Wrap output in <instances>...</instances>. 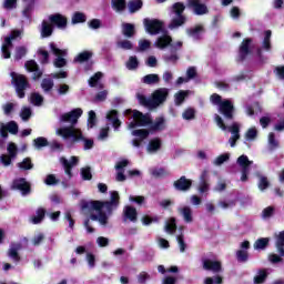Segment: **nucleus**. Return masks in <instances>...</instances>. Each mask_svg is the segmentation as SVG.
Returning a JSON list of instances; mask_svg holds the SVG:
<instances>
[{
    "label": "nucleus",
    "instance_id": "1",
    "mask_svg": "<svg viewBox=\"0 0 284 284\" xmlns=\"http://www.w3.org/2000/svg\"><path fill=\"white\" fill-rule=\"evenodd\" d=\"M121 205V196L119 195V191L110 192V201H82L81 210L82 212H98L99 214V223L101 225H108V216H112L114 214V210L119 209Z\"/></svg>",
    "mask_w": 284,
    "mask_h": 284
},
{
    "label": "nucleus",
    "instance_id": "2",
    "mask_svg": "<svg viewBox=\"0 0 284 284\" xmlns=\"http://www.w3.org/2000/svg\"><path fill=\"white\" fill-rule=\"evenodd\" d=\"M57 134L62 136V139H72L73 143L78 141H84V150H92L94 148V140L85 139L83 133L74 126H63L57 130Z\"/></svg>",
    "mask_w": 284,
    "mask_h": 284
},
{
    "label": "nucleus",
    "instance_id": "3",
    "mask_svg": "<svg viewBox=\"0 0 284 284\" xmlns=\"http://www.w3.org/2000/svg\"><path fill=\"white\" fill-rule=\"evenodd\" d=\"M10 77L11 85H13L18 98L26 99V91L28 90V88H30V81H28V77L19 74L14 71L10 73Z\"/></svg>",
    "mask_w": 284,
    "mask_h": 284
},
{
    "label": "nucleus",
    "instance_id": "4",
    "mask_svg": "<svg viewBox=\"0 0 284 284\" xmlns=\"http://www.w3.org/2000/svg\"><path fill=\"white\" fill-rule=\"evenodd\" d=\"M172 12L176 18H173L169 24L170 30L185 26V21H187V18L183 14L185 12V4L183 2H175L172 6Z\"/></svg>",
    "mask_w": 284,
    "mask_h": 284
},
{
    "label": "nucleus",
    "instance_id": "5",
    "mask_svg": "<svg viewBox=\"0 0 284 284\" xmlns=\"http://www.w3.org/2000/svg\"><path fill=\"white\" fill-rule=\"evenodd\" d=\"M11 190H17L22 196L32 194V184L26 178H18L12 181Z\"/></svg>",
    "mask_w": 284,
    "mask_h": 284
},
{
    "label": "nucleus",
    "instance_id": "6",
    "mask_svg": "<svg viewBox=\"0 0 284 284\" xmlns=\"http://www.w3.org/2000/svg\"><path fill=\"white\" fill-rule=\"evenodd\" d=\"M143 23H144L145 31L151 36L161 34V32H163L164 24H163V21L159 19L145 18L143 20Z\"/></svg>",
    "mask_w": 284,
    "mask_h": 284
},
{
    "label": "nucleus",
    "instance_id": "7",
    "mask_svg": "<svg viewBox=\"0 0 284 284\" xmlns=\"http://www.w3.org/2000/svg\"><path fill=\"white\" fill-rule=\"evenodd\" d=\"M82 115L83 109L77 108L68 113L62 114L60 121H62V123H71V128H74L73 125L79 123V119H81Z\"/></svg>",
    "mask_w": 284,
    "mask_h": 284
},
{
    "label": "nucleus",
    "instance_id": "8",
    "mask_svg": "<svg viewBox=\"0 0 284 284\" xmlns=\"http://www.w3.org/2000/svg\"><path fill=\"white\" fill-rule=\"evenodd\" d=\"M202 267L205 272H213V274H221L223 272V264L221 261L202 257Z\"/></svg>",
    "mask_w": 284,
    "mask_h": 284
},
{
    "label": "nucleus",
    "instance_id": "9",
    "mask_svg": "<svg viewBox=\"0 0 284 284\" xmlns=\"http://www.w3.org/2000/svg\"><path fill=\"white\" fill-rule=\"evenodd\" d=\"M186 6L189 10H192L197 17H203V14L210 12L207 4L201 2V0H186Z\"/></svg>",
    "mask_w": 284,
    "mask_h": 284
},
{
    "label": "nucleus",
    "instance_id": "10",
    "mask_svg": "<svg viewBox=\"0 0 284 284\" xmlns=\"http://www.w3.org/2000/svg\"><path fill=\"white\" fill-rule=\"evenodd\" d=\"M50 48L52 53L58 57L54 61H53V65L55 68H65L68 65V60H65L63 57H65L68 54V52L57 48V44H54V42L50 43Z\"/></svg>",
    "mask_w": 284,
    "mask_h": 284
},
{
    "label": "nucleus",
    "instance_id": "11",
    "mask_svg": "<svg viewBox=\"0 0 284 284\" xmlns=\"http://www.w3.org/2000/svg\"><path fill=\"white\" fill-rule=\"evenodd\" d=\"M219 112L226 121H234L235 109L231 100H223V103L219 106Z\"/></svg>",
    "mask_w": 284,
    "mask_h": 284
},
{
    "label": "nucleus",
    "instance_id": "12",
    "mask_svg": "<svg viewBox=\"0 0 284 284\" xmlns=\"http://www.w3.org/2000/svg\"><path fill=\"white\" fill-rule=\"evenodd\" d=\"M215 123L220 130H223V132L229 130L233 136H241V126H239V123L234 122L231 126L227 128L225 125V121H223V118H221L219 114H215Z\"/></svg>",
    "mask_w": 284,
    "mask_h": 284
},
{
    "label": "nucleus",
    "instance_id": "13",
    "mask_svg": "<svg viewBox=\"0 0 284 284\" xmlns=\"http://www.w3.org/2000/svg\"><path fill=\"white\" fill-rule=\"evenodd\" d=\"M236 163L242 169L241 181L242 183H245L248 179L250 165H252V161H250V158H247V155L243 154L237 158Z\"/></svg>",
    "mask_w": 284,
    "mask_h": 284
},
{
    "label": "nucleus",
    "instance_id": "14",
    "mask_svg": "<svg viewBox=\"0 0 284 284\" xmlns=\"http://www.w3.org/2000/svg\"><path fill=\"white\" fill-rule=\"evenodd\" d=\"M170 97V90L168 88H160L152 93L153 108H159L162 103L168 101Z\"/></svg>",
    "mask_w": 284,
    "mask_h": 284
},
{
    "label": "nucleus",
    "instance_id": "15",
    "mask_svg": "<svg viewBox=\"0 0 284 284\" xmlns=\"http://www.w3.org/2000/svg\"><path fill=\"white\" fill-rule=\"evenodd\" d=\"M132 136H138L132 140L133 148H140L141 144L150 136V131L148 129H136L131 132Z\"/></svg>",
    "mask_w": 284,
    "mask_h": 284
},
{
    "label": "nucleus",
    "instance_id": "16",
    "mask_svg": "<svg viewBox=\"0 0 284 284\" xmlns=\"http://www.w3.org/2000/svg\"><path fill=\"white\" fill-rule=\"evenodd\" d=\"M24 68L27 72H33L32 80L39 81L41 77H43V71L39 68V64L34 60H29L24 63Z\"/></svg>",
    "mask_w": 284,
    "mask_h": 284
},
{
    "label": "nucleus",
    "instance_id": "17",
    "mask_svg": "<svg viewBox=\"0 0 284 284\" xmlns=\"http://www.w3.org/2000/svg\"><path fill=\"white\" fill-rule=\"evenodd\" d=\"M250 45H252V39L245 38L239 49V61L243 62L247 59L248 54H252V49H250Z\"/></svg>",
    "mask_w": 284,
    "mask_h": 284
},
{
    "label": "nucleus",
    "instance_id": "18",
    "mask_svg": "<svg viewBox=\"0 0 284 284\" xmlns=\"http://www.w3.org/2000/svg\"><path fill=\"white\" fill-rule=\"evenodd\" d=\"M173 187L178 192H187L192 190V180L187 179L185 175H182L180 179L173 182Z\"/></svg>",
    "mask_w": 284,
    "mask_h": 284
},
{
    "label": "nucleus",
    "instance_id": "19",
    "mask_svg": "<svg viewBox=\"0 0 284 284\" xmlns=\"http://www.w3.org/2000/svg\"><path fill=\"white\" fill-rule=\"evenodd\" d=\"M49 21L53 27L59 28V30H65L68 28V18L61 13H54L49 16Z\"/></svg>",
    "mask_w": 284,
    "mask_h": 284
},
{
    "label": "nucleus",
    "instance_id": "20",
    "mask_svg": "<svg viewBox=\"0 0 284 284\" xmlns=\"http://www.w3.org/2000/svg\"><path fill=\"white\" fill-rule=\"evenodd\" d=\"M210 190V171L204 170L200 175L199 192L205 194Z\"/></svg>",
    "mask_w": 284,
    "mask_h": 284
},
{
    "label": "nucleus",
    "instance_id": "21",
    "mask_svg": "<svg viewBox=\"0 0 284 284\" xmlns=\"http://www.w3.org/2000/svg\"><path fill=\"white\" fill-rule=\"evenodd\" d=\"M61 163L64 168L65 174L69 176V179H72V169L74 165L79 164V158L77 156H71V160L68 161L65 158H61Z\"/></svg>",
    "mask_w": 284,
    "mask_h": 284
},
{
    "label": "nucleus",
    "instance_id": "22",
    "mask_svg": "<svg viewBox=\"0 0 284 284\" xmlns=\"http://www.w3.org/2000/svg\"><path fill=\"white\" fill-rule=\"evenodd\" d=\"M133 119L138 122L139 128H145L152 123V118L150 114H143L141 111L133 112Z\"/></svg>",
    "mask_w": 284,
    "mask_h": 284
},
{
    "label": "nucleus",
    "instance_id": "23",
    "mask_svg": "<svg viewBox=\"0 0 284 284\" xmlns=\"http://www.w3.org/2000/svg\"><path fill=\"white\" fill-rule=\"evenodd\" d=\"M163 130H165V118L159 116L155 119V121L151 120V123L149 124V133L163 132Z\"/></svg>",
    "mask_w": 284,
    "mask_h": 284
},
{
    "label": "nucleus",
    "instance_id": "24",
    "mask_svg": "<svg viewBox=\"0 0 284 284\" xmlns=\"http://www.w3.org/2000/svg\"><path fill=\"white\" fill-rule=\"evenodd\" d=\"M161 148H163V140H161V138H153L149 141L146 151L150 154H156V152H159Z\"/></svg>",
    "mask_w": 284,
    "mask_h": 284
},
{
    "label": "nucleus",
    "instance_id": "25",
    "mask_svg": "<svg viewBox=\"0 0 284 284\" xmlns=\"http://www.w3.org/2000/svg\"><path fill=\"white\" fill-rule=\"evenodd\" d=\"M203 32H205V28L201 24L186 29L187 37H191L194 41H201V34H203Z\"/></svg>",
    "mask_w": 284,
    "mask_h": 284
},
{
    "label": "nucleus",
    "instance_id": "26",
    "mask_svg": "<svg viewBox=\"0 0 284 284\" xmlns=\"http://www.w3.org/2000/svg\"><path fill=\"white\" fill-rule=\"evenodd\" d=\"M108 122L112 124L114 130H119L121 128V120H119V111L111 110L106 114Z\"/></svg>",
    "mask_w": 284,
    "mask_h": 284
},
{
    "label": "nucleus",
    "instance_id": "27",
    "mask_svg": "<svg viewBox=\"0 0 284 284\" xmlns=\"http://www.w3.org/2000/svg\"><path fill=\"white\" fill-rule=\"evenodd\" d=\"M139 219V213L134 206L124 207V221H131V223H136Z\"/></svg>",
    "mask_w": 284,
    "mask_h": 284
},
{
    "label": "nucleus",
    "instance_id": "28",
    "mask_svg": "<svg viewBox=\"0 0 284 284\" xmlns=\"http://www.w3.org/2000/svg\"><path fill=\"white\" fill-rule=\"evenodd\" d=\"M23 245L21 243H12L11 247L8 251V256L19 263L21 261V256L19 255V250H21Z\"/></svg>",
    "mask_w": 284,
    "mask_h": 284
},
{
    "label": "nucleus",
    "instance_id": "29",
    "mask_svg": "<svg viewBox=\"0 0 284 284\" xmlns=\"http://www.w3.org/2000/svg\"><path fill=\"white\" fill-rule=\"evenodd\" d=\"M169 45H172V37L168 34L159 37L155 41V48H159L160 50H165Z\"/></svg>",
    "mask_w": 284,
    "mask_h": 284
},
{
    "label": "nucleus",
    "instance_id": "30",
    "mask_svg": "<svg viewBox=\"0 0 284 284\" xmlns=\"http://www.w3.org/2000/svg\"><path fill=\"white\" fill-rule=\"evenodd\" d=\"M122 34L126 39H132V37L136 34V28L134 27L133 23L124 22L122 23Z\"/></svg>",
    "mask_w": 284,
    "mask_h": 284
},
{
    "label": "nucleus",
    "instance_id": "31",
    "mask_svg": "<svg viewBox=\"0 0 284 284\" xmlns=\"http://www.w3.org/2000/svg\"><path fill=\"white\" fill-rule=\"evenodd\" d=\"M52 32H54V27L52 22H48L45 20L42 21V28H41V37L42 39H48L49 37H52Z\"/></svg>",
    "mask_w": 284,
    "mask_h": 284
},
{
    "label": "nucleus",
    "instance_id": "32",
    "mask_svg": "<svg viewBox=\"0 0 284 284\" xmlns=\"http://www.w3.org/2000/svg\"><path fill=\"white\" fill-rule=\"evenodd\" d=\"M275 247L277 254H281L284 256V231H281L276 236H275Z\"/></svg>",
    "mask_w": 284,
    "mask_h": 284
},
{
    "label": "nucleus",
    "instance_id": "33",
    "mask_svg": "<svg viewBox=\"0 0 284 284\" xmlns=\"http://www.w3.org/2000/svg\"><path fill=\"white\" fill-rule=\"evenodd\" d=\"M83 212H84V214H90V217L84 220V227H85V230L89 234H94V227H92L90 225V220L91 221H99V214H94L92 212L90 213L88 211H83Z\"/></svg>",
    "mask_w": 284,
    "mask_h": 284
},
{
    "label": "nucleus",
    "instance_id": "34",
    "mask_svg": "<svg viewBox=\"0 0 284 284\" xmlns=\"http://www.w3.org/2000/svg\"><path fill=\"white\" fill-rule=\"evenodd\" d=\"M93 54L92 51H82L73 59V63H87L92 59Z\"/></svg>",
    "mask_w": 284,
    "mask_h": 284
},
{
    "label": "nucleus",
    "instance_id": "35",
    "mask_svg": "<svg viewBox=\"0 0 284 284\" xmlns=\"http://www.w3.org/2000/svg\"><path fill=\"white\" fill-rule=\"evenodd\" d=\"M179 214H181L185 223H192L194 221V217L192 216V209L190 206L179 209Z\"/></svg>",
    "mask_w": 284,
    "mask_h": 284
},
{
    "label": "nucleus",
    "instance_id": "36",
    "mask_svg": "<svg viewBox=\"0 0 284 284\" xmlns=\"http://www.w3.org/2000/svg\"><path fill=\"white\" fill-rule=\"evenodd\" d=\"M43 219H45V209L39 207L36 211V215L31 217V222L33 223V225H39V223L43 222Z\"/></svg>",
    "mask_w": 284,
    "mask_h": 284
},
{
    "label": "nucleus",
    "instance_id": "37",
    "mask_svg": "<svg viewBox=\"0 0 284 284\" xmlns=\"http://www.w3.org/2000/svg\"><path fill=\"white\" fill-rule=\"evenodd\" d=\"M278 148H281V143L276 140V134L274 132L268 133L270 152H274V150H278Z\"/></svg>",
    "mask_w": 284,
    "mask_h": 284
},
{
    "label": "nucleus",
    "instance_id": "38",
    "mask_svg": "<svg viewBox=\"0 0 284 284\" xmlns=\"http://www.w3.org/2000/svg\"><path fill=\"white\" fill-rule=\"evenodd\" d=\"M164 230H165L166 234H174L176 232V230H178L176 217H170L165 222Z\"/></svg>",
    "mask_w": 284,
    "mask_h": 284
},
{
    "label": "nucleus",
    "instance_id": "39",
    "mask_svg": "<svg viewBox=\"0 0 284 284\" xmlns=\"http://www.w3.org/2000/svg\"><path fill=\"white\" fill-rule=\"evenodd\" d=\"M142 81L145 83V85H154L161 81V78H159V74L156 73H151L144 75Z\"/></svg>",
    "mask_w": 284,
    "mask_h": 284
},
{
    "label": "nucleus",
    "instance_id": "40",
    "mask_svg": "<svg viewBox=\"0 0 284 284\" xmlns=\"http://www.w3.org/2000/svg\"><path fill=\"white\" fill-rule=\"evenodd\" d=\"M129 12L134 14V12H139L141 8H143V0H130L129 3Z\"/></svg>",
    "mask_w": 284,
    "mask_h": 284
},
{
    "label": "nucleus",
    "instance_id": "41",
    "mask_svg": "<svg viewBox=\"0 0 284 284\" xmlns=\"http://www.w3.org/2000/svg\"><path fill=\"white\" fill-rule=\"evenodd\" d=\"M88 21V17L83 12H74L71 19V23L73 26H77L78 23H85Z\"/></svg>",
    "mask_w": 284,
    "mask_h": 284
},
{
    "label": "nucleus",
    "instance_id": "42",
    "mask_svg": "<svg viewBox=\"0 0 284 284\" xmlns=\"http://www.w3.org/2000/svg\"><path fill=\"white\" fill-rule=\"evenodd\" d=\"M111 7L115 12H123L128 8V2L125 0H111Z\"/></svg>",
    "mask_w": 284,
    "mask_h": 284
},
{
    "label": "nucleus",
    "instance_id": "43",
    "mask_svg": "<svg viewBox=\"0 0 284 284\" xmlns=\"http://www.w3.org/2000/svg\"><path fill=\"white\" fill-rule=\"evenodd\" d=\"M26 54H28V48H26L24 45L17 47L13 59L14 61H21V59H23Z\"/></svg>",
    "mask_w": 284,
    "mask_h": 284
},
{
    "label": "nucleus",
    "instance_id": "44",
    "mask_svg": "<svg viewBox=\"0 0 284 284\" xmlns=\"http://www.w3.org/2000/svg\"><path fill=\"white\" fill-rule=\"evenodd\" d=\"M267 281V271L265 268H261L257 272V275L254 276V283L255 284H263Z\"/></svg>",
    "mask_w": 284,
    "mask_h": 284
},
{
    "label": "nucleus",
    "instance_id": "45",
    "mask_svg": "<svg viewBox=\"0 0 284 284\" xmlns=\"http://www.w3.org/2000/svg\"><path fill=\"white\" fill-rule=\"evenodd\" d=\"M138 100H139L140 105H143L144 108H154L152 98H148L143 94H138Z\"/></svg>",
    "mask_w": 284,
    "mask_h": 284
},
{
    "label": "nucleus",
    "instance_id": "46",
    "mask_svg": "<svg viewBox=\"0 0 284 284\" xmlns=\"http://www.w3.org/2000/svg\"><path fill=\"white\" fill-rule=\"evenodd\" d=\"M255 112H262L261 103L258 102H253V104L246 106V114L248 116H254Z\"/></svg>",
    "mask_w": 284,
    "mask_h": 284
},
{
    "label": "nucleus",
    "instance_id": "47",
    "mask_svg": "<svg viewBox=\"0 0 284 284\" xmlns=\"http://www.w3.org/2000/svg\"><path fill=\"white\" fill-rule=\"evenodd\" d=\"M235 256L239 263H247L250 261V253L245 250L236 251Z\"/></svg>",
    "mask_w": 284,
    "mask_h": 284
},
{
    "label": "nucleus",
    "instance_id": "48",
    "mask_svg": "<svg viewBox=\"0 0 284 284\" xmlns=\"http://www.w3.org/2000/svg\"><path fill=\"white\" fill-rule=\"evenodd\" d=\"M270 39H272V31L266 30L265 37L263 40V48H264V50H266V52H270L272 50V42L270 41Z\"/></svg>",
    "mask_w": 284,
    "mask_h": 284
},
{
    "label": "nucleus",
    "instance_id": "49",
    "mask_svg": "<svg viewBox=\"0 0 284 284\" xmlns=\"http://www.w3.org/2000/svg\"><path fill=\"white\" fill-rule=\"evenodd\" d=\"M270 245V239L268 237H262L255 241L254 248L255 250H265Z\"/></svg>",
    "mask_w": 284,
    "mask_h": 284
},
{
    "label": "nucleus",
    "instance_id": "50",
    "mask_svg": "<svg viewBox=\"0 0 284 284\" xmlns=\"http://www.w3.org/2000/svg\"><path fill=\"white\" fill-rule=\"evenodd\" d=\"M18 168H20V170H32V168H34V164L32 163V159L24 158L22 162L18 163Z\"/></svg>",
    "mask_w": 284,
    "mask_h": 284
},
{
    "label": "nucleus",
    "instance_id": "51",
    "mask_svg": "<svg viewBox=\"0 0 284 284\" xmlns=\"http://www.w3.org/2000/svg\"><path fill=\"white\" fill-rule=\"evenodd\" d=\"M182 118H183L185 121H192V120L196 119V110H194L193 108L186 109V110L182 113Z\"/></svg>",
    "mask_w": 284,
    "mask_h": 284
},
{
    "label": "nucleus",
    "instance_id": "52",
    "mask_svg": "<svg viewBox=\"0 0 284 284\" xmlns=\"http://www.w3.org/2000/svg\"><path fill=\"white\" fill-rule=\"evenodd\" d=\"M80 174L82 176V181H92V168H82Z\"/></svg>",
    "mask_w": 284,
    "mask_h": 284
},
{
    "label": "nucleus",
    "instance_id": "53",
    "mask_svg": "<svg viewBox=\"0 0 284 284\" xmlns=\"http://www.w3.org/2000/svg\"><path fill=\"white\" fill-rule=\"evenodd\" d=\"M102 78H103V73L101 72H97L94 75H92L89 79L90 88H97V85H99V81H101Z\"/></svg>",
    "mask_w": 284,
    "mask_h": 284
},
{
    "label": "nucleus",
    "instance_id": "54",
    "mask_svg": "<svg viewBox=\"0 0 284 284\" xmlns=\"http://www.w3.org/2000/svg\"><path fill=\"white\" fill-rule=\"evenodd\" d=\"M187 97V91H179L175 93V105H183L185 98Z\"/></svg>",
    "mask_w": 284,
    "mask_h": 284
},
{
    "label": "nucleus",
    "instance_id": "55",
    "mask_svg": "<svg viewBox=\"0 0 284 284\" xmlns=\"http://www.w3.org/2000/svg\"><path fill=\"white\" fill-rule=\"evenodd\" d=\"M33 143L38 150H41V148H48L50 145V142H48V139L43 136H39L36 140H33Z\"/></svg>",
    "mask_w": 284,
    "mask_h": 284
},
{
    "label": "nucleus",
    "instance_id": "56",
    "mask_svg": "<svg viewBox=\"0 0 284 284\" xmlns=\"http://www.w3.org/2000/svg\"><path fill=\"white\" fill-rule=\"evenodd\" d=\"M128 70H136L139 68V59L136 55H131L126 62Z\"/></svg>",
    "mask_w": 284,
    "mask_h": 284
},
{
    "label": "nucleus",
    "instance_id": "57",
    "mask_svg": "<svg viewBox=\"0 0 284 284\" xmlns=\"http://www.w3.org/2000/svg\"><path fill=\"white\" fill-rule=\"evenodd\" d=\"M41 88L44 92H50L54 88V81L52 79H43Z\"/></svg>",
    "mask_w": 284,
    "mask_h": 284
},
{
    "label": "nucleus",
    "instance_id": "58",
    "mask_svg": "<svg viewBox=\"0 0 284 284\" xmlns=\"http://www.w3.org/2000/svg\"><path fill=\"white\" fill-rule=\"evenodd\" d=\"M6 128L10 134H19V124L14 121H10L6 124Z\"/></svg>",
    "mask_w": 284,
    "mask_h": 284
},
{
    "label": "nucleus",
    "instance_id": "59",
    "mask_svg": "<svg viewBox=\"0 0 284 284\" xmlns=\"http://www.w3.org/2000/svg\"><path fill=\"white\" fill-rule=\"evenodd\" d=\"M256 136H258V131L256 130V128H251L245 133L246 141H254Z\"/></svg>",
    "mask_w": 284,
    "mask_h": 284
},
{
    "label": "nucleus",
    "instance_id": "60",
    "mask_svg": "<svg viewBox=\"0 0 284 284\" xmlns=\"http://www.w3.org/2000/svg\"><path fill=\"white\" fill-rule=\"evenodd\" d=\"M267 187H270V180H267V176L261 175L258 181V190L263 192L264 190H267Z\"/></svg>",
    "mask_w": 284,
    "mask_h": 284
},
{
    "label": "nucleus",
    "instance_id": "61",
    "mask_svg": "<svg viewBox=\"0 0 284 284\" xmlns=\"http://www.w3.org/2000/svg\"><path fill=\"white\" fill-rule=\"evenodd\" d=\"M204 284H223V276L215 275L213 277H206Z\"/></svg>",
    "mask_w": 284,
    "mask_h": 284
},
{
    "label": "nucleus",
    "instance_id": "62",
    "mask_svg": "<svg viewBox=\"0 0 284 284\" xmlns=\"http://www.w3.org/2000/svg\"><path fill=\"white\" fill-rule=\"evenodd\" d=\"M31 103H33V105H43V95L37 92L31 93Z\"/></svg>",
    "mask_w": 284,
    "mask_h": 284
},
{
    "label": "nucleus",
    "instance_id": "63",
    "mask_svg": "<svg viewBox=\"0 0 284 284\" xmlns=\"http://www.w3.org/2000/svg\"><path fill=\"white\" fill-rule=\"evenodd\" d=\"M20 116L22 121H30V118L32 116V109L24 106L20 112Z\"/></svg>",
    "mask_w": 284,
    "mask_h": 284
},
{
    "label": "nucleus",
    "instance_id": "64",
    "mask_svg": "<svg viewBox=\"0 0 284 284\" xmlns=\"http://www.w3.org/2000/svg\"><path fill=\"white\" fill-rule=\"evenodd\" d=\"M88 125L89 128H94V125H97V112L92 110L89 111Z\"/></svg>",
    "mask_w": 284,
    "mask_h": 284
}]
</instances>
